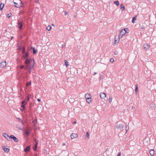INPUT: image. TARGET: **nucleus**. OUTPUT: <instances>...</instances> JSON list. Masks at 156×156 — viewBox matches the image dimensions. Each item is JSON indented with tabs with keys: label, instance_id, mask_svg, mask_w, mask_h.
Segmentation results:
<instances>
[{
	"label": "nucleus",
	"instance_id": "obj_1",
	"mask_svg": "<svg viewBox=\"0 0 156 156\" xmlns=\"http://www.w3.org/2000/svg\"><path fill=\"white\" fill-rule=\"evenodd\" d=\"M24 63L25 64V67H28L29 66L34 67L35 62L33 59L30 58H27L25 60Z\"/></svg>",
	"mask_w": 156,
	"mask_h": 156
},
{
	"label": "nucleus",
	"instance_id": "obj_2",
	"mask_svg": "<svg viewBox=\"0 0 156 156\" xmlns=\"http://www.w3.org/2000/svg\"><path fill=\"white\" fill-rule=\"evenodd\" d=\"M31 130L29 126H27L25 130L24 133L27 136H28L30 134V131Z\"/></svg>",
	"mask_w": 156,
	"mask_h": 156
},
{
	"label": "nucleus",
	"instance_id": "obj_3",
	"mask_svg": "<svg viewBox=\"0 0 156 156\" xmlns=\"http://www.w3.org/2000/svg\"><path fill=\"white\" fill-rule=\"evenodd\" d=\"M22 54L23 55L22 57L23 59L26 60L27 58H30L29 57V53L28 52H25L23 53H22Z\"/></svg>",
	"mask_w": 156,
	"mask_h": 156
},
{
	"label": "nucleus",
	"instance_id": "obj_4",
	"mask_svg": "<svg viewBox=\"0 0 156 156\" xmlns=\"http://www.w3.org/2000/svg\"><path fill=\"white\" fill-rule=\"evenodd\" d=\"M14 1L17 2V5H14V6L17 8H20L22 6V2L20 0H14Z\"/></svg>",
	"mask_w": 156,
	"mask_h": 156
},
{
	"label": "nucleus",
	"instance_id": "obj_5",
	"mask_svg": "<svg viewBox=\"0 0 156 156\" xmlns=\"http://www.w3.org/2000/svg\"><path fill=\"white\" fill-rule=\"evenodd\" d=\"M23 22L22 21H18V27L19 29L21 30L22 29L23 26Z\"/></svg>",
	"mask_w": 156,
	"mask_h": 156
},
{
	"label": "nucleus",
	"instance_id": "obj_6",
	"mask_svg": "<svg viewBox=\"0 0 156 156\" xmlns=\"http://www.w3.org/2000/svg\"><path fill=\"white\" fill-rule=\"evenodd\" d=\"M11 139H13L16 142H17L18 141V139L13 135H11L10 136V140H11Z\"/></svg>",
	"mask_w": 156,
	"mask_h": 156
},
{
	"label": "nucleus",
	"instance_id": "obj_7",
	"mask_svg": "<svg viewBox=\"0 0 156 156\" xmlns=\"http://www.w3.org/2000/svg\"><path fill=\"white\" fill-rule=\"evenodd\" d=\"M6 65V61H4L0 63V68H4Z\"/></svg>",
	"mask_w": 156,
	"mask_h": 156
},
{
	"label": "nucleus",
	"instance_id": "obj_8",
	"mask_svg": "<svg viewBox=\"0 0 156 156\" xmlns=\"http://www.w3.org/2000/svg\"><path fill=\"white\" fill-rule=\"evenodd\" d=\"M143 47L144 48V49L145 51H146L150 47V46L149 44H146L143 45Z\"/></svg>",
	"mask_w": 156,
	"mask_h": 156
},
{
	"label": "nucleus",
	"instance_id": "obj_9",
	"mask_svg": "<svg viewBox=\"0 0 156 156\" xmlns=\"http://www.w3.org/2000/svg\"><path fill=\"white\" fill-rule=\"evenodd\" d=\"M2 135L5 137L8 140L10 141V136H9L6 133H3Z\"/></svg>",
	"mask_w": 156,
	"mask_h": 156
},
{
	"label": "nucleus",
	"instance_id": "obj_10",
	"mask_svg": "<svg viewBox=\"0 0 156 156\" xmlns=\"http://www.w3.org/2000/svg\"><path fill=\"white\" fill-rule=\"evenodd\" d=\"M123 127L124 126L122 124H119V125H117L116 126V128L119 130H121L122 129Z\"/></svg>",
	"mask_w": 156,
	"mask_h": 156
},
{
	"label": "nucleus",
	"instance_id": "obj_11",
	"mask_svg": "<svg viewBox=\"0 0 156 156\" xmlns=\"http://www.w3.org/2000/svg\"><path fill=\"white\" fill-rule=\"evenodd\" d=\"M34 67H32L30 66H29L28 67H25V69L26 70H28L29 73H31V70Z\"/></svg>",
	"mask_w": 156,
	"mask_h": 156
},
{
	"label": "nucleus",
	"instance_id": "obj_12",
	"mask_svg": "<svg viewBox=\"0 0 156 156\" xmlns=\"http://www.w3.org/2000/svg\"><path fill=\"white\" fill-rule=\"evenodd\" d=\"M19 48L20 49L22 50V53H23L25 51V48L24 46H19Z\"/></svg>",
	"mask_w": 156,
	"mask_h": 156
},
{
	"label": "nucleus",
	"instance_id": "obj_13",
	"mask_svg": "<svg viewBox=\"0 0 156 156\" xmlns=\"http://www.w3.org/2000/svg\"><path fill=\"white\" fill-rule=\"evenodd\" d=\"M30 146H27L24 149V152H25L26 153H27L28 152H29L30 150Z\"/></svg>",
	"mask_w": 156,
	"mask_h": 156
},
{
	"label": "nucleus",
	"instance_id": "obj_14",
	"mask_svg": "<svg viewBox=\"0 0 156 156\" xmlns=\"http://www.w3.org/2000/svg\"><path fill=\"white\" fill-rule=\"evenodd\" d=\"M78 136V135L76 133H73L71 135V138L72 139H74Z\"/></svg>",
	"mask_w": 156,
	"mask_h": 156
},
{
	"label": "nucleus",
	"instance_id": "obj_15",
	"mask_svg": "<svg viewBox=\"0 0 156 156\" xmlns=\"http://www.w3.org/2000/svg\"><path fill=\"white\" fill-rule=\"evenodd\" d=\"M31 49H33V53L34 54H36L37 53V50L36 49L32 47H31Z\"/></svg>",
	"mask_w": 156,
	"mask_h": 156
},
{
	"label": "nucleus",
	"instance_id": "obj_16",
	"mask_svg": "<svg viewBox=\"0 0 156 156\" xmlns=\"http://www.w3.org/2000/svg\"><path fill=\"white\" fill-rule=\"evenodd\" d=\"M100 96L101 98L104 99L106 97V94L104 93H101L100 94Z\"/></svg>",
	"mask_w": 156,
	"mask_h": 156
},
{
	"label": "nucleus",
	"instance_id": "obj_17",
	"mask_svg": "<svg viewBox=\"0 0 156 156\" xmlns=\"http://www.w3.org/2000/svg\"><path fill=\"white\" fill-rule=\"evenodd\" d=\"M149 153L151 156H153L154 154V149H151L150 150Z\"/></svg>",
	"mask_w": 156,
	"mask_h": 156
},
{
	"label": "nucleus",
	"instance_id": "obj_18",
	"mask_svg": "<svg viewBox=\"0 0 156 156\" xmlns=\"http://www.w3.org/2000/svg\"><path fill=\"white\" fill-rule=\"evenodd\" d=\"M3 149L4 150V151H5V152L7 153L9 152V148H6L4 147H3Z\"/></svg>",
	"mask_w": 156,
	"mask_h": 156
},
{
	"label": "nucleus",
	"instance_id": "obj_19",
	"mask_svg": "<svg viewBox=\"0 0 156 156\" xmlns=\"http://www.w3.org/2000/svg\"><path fill=\"white\" fill-rule=\"evenodd\" d=\"M126 32L123 31L122 30L120 32V36H121V37H122L123 36L126 34Z\"/></svg>",
	"mask_w": 156,
	"mask_h": 156
},
{
	"label": "nucleus",
	"instance_id": "obj_20",
	"mask_svg": "<svg viewBox=\"0 0 156 156\" xmlns=\"http://www.w3.org/2000/svg\"><path fill=\"white\" fill-rule=\"evenodd\" d=\"M86 101L87 103H90L91 101V98H89H89H87V99H86Z\"/></svg>",
	"mask_w": 156,
	"mask_h": 156
},
{
	"label": "nucleus",
	"instance_id": "obj_21",
	"mask_svg": "<svg viewBox=\"0 0 156 156\" xmlns=\"http://www.w3.org/2000/svg\"><path fill=\"white\" fill-rule=\"evenodd\" d=\"M4 5V4L2 3L0 4V9L1 10H2L3 9Z\"/></svg>",
	"mask_w": 156,
	"mask_h": 156
},
{
	"label": "nucleus",
	"instance_id": "obj_22",
	"mask_svg": "<svg viewBox=\"0 0 156 156\" xmlns=\"http://www.w3.org/2000/svg\"><path fill=\"white\" fill-rule=\"evenodd\" d=\"M85 97L86 99H87V98H89V97L91 98V96L90 94H86L85 95Z\"/></svg>",
	"mask_w": 156,
	"mask_h": 156
},
{
	"label": "nucleus",
	"instance_id": "obj_23",
	"mask_svg": "<svg viewBox=\"0 0 156 156\" xmlns=\"http://www.w3.org/2000/svg\"><path fill=\"white\" fill-rule=\"evenodd\" d=\"M27 101H26L25 100H24L21 103L22 105H25L27 104Z\"/></svg>",
	"mask_w": 156,
	"mask_h": 156
},
{
	"label": "nucleus",
	"instance_id": "obj_24",
	"mask_svg": "<svg viewBox=\"0 0 156 156\" xmlns=\"http://www.w3.org/2000/svg\"><path fill=\"white\" fill-rule=\"evenodd\" d=\"M65 65L66 67H68L69 66L68 64V62L66 60H65L64 61Z\"/></svg>",
	"mask_w": 156,
	"mask_h": 156
},
{
	"label": "nucleus",
	"instance_id": "obj_25",
	"mask_svg": "<svg viewBox=\"0 0 156 156\" xmlns=\"http://www.w3.org/2000/svg\"><path fill=\"white\" fill-rule=\"evenodd\" d=\"M114 3L117 6H118L119 5V2L118 1H116L114 2Z\"/></svg>",
	"mask_w": 156,
	"mask_h": 156
},
{
	"label": "nucleus",
	"instance_id": "obj_26",
	"mask_svg": "<svg viewBox=\"0 0 156 156\" xmlns=\"http://www.w3.org/2000/svg\"><path fill=\"white\" fill-rule=\"evenodd\" d=\"M136 16H134L132 18V22L133 23H135V20L136 19Z\"/></svg>",
	"mask_w": 156,
	"mask_h": 156
},
{
	"label": "nucleus",
	"instance_id": "obj_27",
	"mask_svg": "<svg viewBox=\"0 0 156 156\" xmlns=\"http://www.w3.org/2000/svg\"><path fill=\"white\" fill-rule=\"evenodd\" d=\"M119 40H118V38H116V37L115 38V42L116 43H118L119 42V38L118 37Z\"/></svg>",
	"mask_w": 156,
	"mask_h": 156
},
{
	"label": "nucleus",
	"instance_id": "obj_28",
	"mask_svg": "<svg viewBox=\"0 0 156 156\" xmlns=\"http://www.w3.org/2000/svg\"><path fill=\"white\" fill-rule=\"evenodd\" d=\"M138 85L137 84H136L135 85V91L136 93L138 91Z\"/></svg>",
	"mask_w": 156,
	"mask_h": 156
},
{
	"label": "nucleus",
	"instance_id": "obj_29",
	"mask_svg": "<svg viewBox=\"0 0 156 156\" xmlns=\"http://www.w3.org/2000/svg\"><path fill=\"white\" fill-rule=\"evenodd\" d=\"M120 8L121 9H123V10H124L125 9V7L123 6V4H121L120 5Z\"/></svg>",
	"mask_w": 156,
	"mask_h": 156
},
{
	"label": "nucleus",
	"instance_id": "obj_30",
	"mask_svg": "<svg viewBox=\"0 0 156 156\" xmlns=\"http://www.w3.org/2000/svg\"><path fill=\"white\" fill-rule=\"evenodd\" d=\"M17 119H18V120L20 122H21L22 123V124L24 125V122L21 119H20L19 118H17Z\"/></svg>",
	"mask_w": 156,
	"mask_h": 156
},
{
	"label": "nucleus",
	"instance_id": "obj_31",
	"mask_svg": "<svg viewBox=\"0 0 156 156\" xmlns=\"http://www.w3.org/2000/svg\"><path fill=\"white\" fill-rule=\"evenodd\" d=\"M51 26L50 25H49L47 27V30L48 31H49L51 30Z\"/></svg>",
	"mask_w": 156,
	"mask_h": 156
},
{
	"label": "nucleus",
	"instance_id": "obj_32",
	"mask_svg": "<svg viewBox=\"0 0 156 156\" xmlns=\"http://www.w3.org/2000/svg\"><path fill=\"white\" fill-rule=\"evenodd\" d=\"M124 32H126V33H127V31L128 30V29L127 28H125L122 30Z\"/></svg>",
	"mask_w": 156,
	"mask_h": 156
},
{
	"label": "nucleus",
	"instance_id": "obj_33",
	"mask_svg": "<svg viewBox=\"0 0 156 156\" xmlns=\"http://www.w3.org/2000/svg\"><path fill=\"white\" fill-rule=\"evenodd\" d=\"M129 129V126L128 125H126V127L125 130H126V132H127V131Z\"/></svg>",
	"mask_w": 156,
	"mask_h": 156
},
{
	"label": "nucleus",
	"instance_id": "obj_34",
	"mask_svg": "<svg viewBox=\"0 0 156 156\" xmlns=\"http://www.w3.org/2000/svg\"><path fill=\"white\" fill-rule=\"evenodd\" d=\"M30 96H31V95H27V101H29V100H30Z\"/></svg>",
	"mask_w": 156,
	"mask_h": 156
},
{
	"label": "nucleus",
	"instance_id": "obj_35",
	"mask_svg": "<svg viewBox=\"0 0 156 156\" xmlns=\"http://www.w3.org/2000/svg\"><path fill=\"white\" fill-rule=\"evenodd\" d=\"M31 81H30L29 82L27 83L26 85L27 86H29L31 85Z\"/></svg>",
	"mask_w": 156,
	"mask_h": 156
},
{
	"label": "nucleus",
	"instance_id": "obj_36",
	"mask_svg": "<svg viewBox=\"0 0 156 156\" xmlns=\"http://www.w3.org/2000/svg\"><path fill=\"white\" fill-rule=\"evenodd\" d=\"M21 107L23 108V110H24L25 109V107L24 105H21Z\"/></svg>",
	"mask_w": 156,
	"mask_h": 156
},
{
	"label": "nucleus",
	"instance_id": "obj_37",
	"mask_svg": "<svg viewBox=\"0 0 156 156\" xmlns=\"http://www.w3.org/2000/svg\"><path fill=\"white\" fill-rule=\"evenodd\" d=\"M11 15L12 14L11 13H9L7 15V17L8 18H9L11 17Z\"/></svg>",
	"mask_w": 156,
	"mask_h": 156
},
{
	"label": "nucleus",
	"instance_id": "obj_38",
	"mask_svg": "<svg viewBox=\"0 0 156 156\" xmlns=\"http://www.w3.org/2000/svg\"><path fill=\"white\" fill-rule=\"evenodd\" d=\"M37 122V120H36V119H35L33 121V123H34V124L35 125H36V123Z\"/></svg>",
	"mask_w": 156,
	"mask_h": 156
},
{
	"label": "nucleus",
	"instance_id": "obj_39",
	"mask_svg": "<svg viewBox=\"0 0 156 156\" xmlns=\"http://www.w3.org/2000/svg\"><path fill=\"white\" fill-rule=\"evenodd\" d=\"M37 147V146H35V145H34V147L33 148V150L34 151H35L36 150Z\"/></svg>",
	"mask_w": 156,
	"mask_h": 156
},
{
	"label": "nucleus",
	"instance_id": "obj_40",
	"mask_svg": "<svg viewBox=\"0 0 156 156\" xmlns=\"http://www.w3.org/2000/svg\"><path fill=\"white\" fill-rule=\"evenodd\" d=\"M25 68V66L24 65H22L20 66V68L21 69H24Z\"/></svg>",
	"mask_w": 156,
	"mask_h": 156
},
{
	"label": "nucleus",
	"instance_id": "obj_41",
	"mask_svg": "<svg viewBox=\"0 0 156 156\" xmlns=\"http://www.w3.org/2000/svg\"><path fill=\"white\" fill-rule=\"evenodd\" d=\"M114 61V59L113 58H111L110 59V62L111 63H112Z\"/></svg>",
	"mask_w": 156,
	"mask_h": 156
},
{
	"label": "nucleus",
	"instance_id": "obj_42",
	"mask_svg": "<svg viewBox=\"0 0 156 156\" xmlns=\"http://www.w3.org/2000/svg\"><path fill=\"white\" fill-rule=\"evenodd\" d=\"M13 2L15 5H17L18 3L17 2L14 1V0H13Z\"/></svg>",
	"mask_w": 156,
	"mask_h": 156
},
{
	"label": "nucleus",
	"instance_id": "obj_43",
	"mask_svg": "<svg viewBox=\"0 0 156 156\" xmlns=\"http://www.w3.org/2000/svg\"><path fill=\"white\" fill-rule=\"evenodd\" d=\"M112 98L111 97H110L109 99V102L111 103L112 101Z\"/></svg>",
	"mask_w": 156,
	"mask_h": 156
},
{
	"label": "nucleus",
	"instance_id": "obj_44",
	"mask_svg": "<svg viewBox=\"0 0 156 156\" xmlns=\"http://www.w3.org/2000/svg\"><path fill=\"white\" fill-rule=\"evenodd\" d=\"M89 133L88 132H87V133H86V135L87 137L88 138L89 137Z\"/></svg>",
	"mask_w": 156,
	"mask_h": 156
},
{
	"label": "nucleus",
	"instance_id": "obj_45",
	"mask_svg": "<svg viewBox=\"0 0 156 156\" xmlns=\"http://www.w3.org/2000/svg\"><path fill=\"white\" fill-rule=\"evenodd\" d=\"M75 110H80L79 108H76L75 109H74V111H75Z\"/></svg>",
	"mask_w": 156,
	"mask_h": 156
},
{
	"label": "nucleus",
	"instance_id": "obj_46",
	"mask_svg": "<svg viewBox=\"0 0 156 156\" xmlns=\"http://www.w3.org/2000/svg\"><path fill=\"white\" fill-rule=\"evenodd\" d=\"M35 2L36 3H40L39 0H36L35 1Z\"/></svg>",
	"mask_w": 156,
	"mask_h": 156
},
{
	"label": "nucleus",
	"instance_id": "obj_47",
	"mask_svg": "<svg viewBox=\"0 0 156 156\" xmlns=\"http://www.w3.org/2000/svg\"><path fill=\"white\" fill-rule=\"evenodd\" d=\"M17 128L19 129L22 130V131H23V129L21 128L20 126H19V127H17Z\"/></svg>",
	"mask_w": 156,
	"mask_h": 156
},
{
	"label": "nucleus",
	"instance_id": "obj_48",
	"mask_svg": "<svg viewBox=\"0 0 156 156\" xmlns=\"http://www.w3.org/2000/svg\"><path fill=\"white\" fill-rule=\"evenodd\" d=\"M35 144L34 145H35V146H37V145L38 144V141H37V142H35Z\"/></svg>",
	"mask_w": 156,
	"mask_h": 156
},
{
	"label": "nucleus",
	"instance_id": "obj_49",
	"mask_svg": "<svg viewBox=\"0 0 156 156\" xmlns=\"http://www.w3.org/2000/svg\"><path fill=\"white\" fill-rule=\"evenodd\" d=\"M121 153L120 152H119L117 156H121Z\"/></svg>",
	"mask_w": 156,
	"mask_h": 156
},
{
	"label": "nucleus",
	"instance_id": "obj_50",
	"mask_svg": "<svg viewBox=\"0 0 156 156\" xmlns=\"http://www.w3.org/2000/svg\"><path fill=\"white\" fill-rule=\"evenodd\" d=\"M34 141L35 142H37V141H38V140H37L36 139H35V138H34Z\"/></svg>",
	"mask_w": 156,
	"mask_h": 156
},
{
	"label": "nucleus",
	"instance_id": "obj_51",
	"mask_svg": "<svg viewBox=\"0 0 156 156\" xmlns=\"http://www.w3.org/2000/svg\"><path fill=\"white\" fill-rule=\"evenodd\" d=\"M67 12L66 11L65 12V15H67Z\"/></svg>",
	"mask_w": 156,
	"mask_h": 156
},
{
	"label": "nucleus",
	"instance_id": "obj_52",
	"mask_svg": "<svg viewBox=\"0 0 156 156\" xmlns=\"http://www.w3.org/2000/svg\"><path fill=\"white\" fill-rule=\"evenodd\" d=\"M141 29H144V26H142V27H141Z\"/></svg>",
	"mask_w": 156,
	"mask_h": 156
},
{
	"label": "nucleus",
	"instance_id": "obj_53",
	"mask_svg": "<svg viewBox=\"0 0 156 156\" xmlns=\"http://www.w3.org/2000/svg\"><path fill=\"white\" fill-rule=\"evenodd\" d=\"M41 101V100L40 99H37V101Z\"/></svg>",
	"mask_w": 156,
	"mask_h": 156
},
{
	"label": "nucleus",
	"instance_id": "obj_54",
	"mask_svg": "<svg viewBox=\"0 0 156 156\" xmlns=\"http://www.w3.org/2000/svg\"><path fill=\"white\" fill-rule=\"evenodd\" d=\"M66 145V144L65 143H63L62 144L63 146H64V145Z\"/></svg>",
	"mask_w": 156,
	"mask_h": 156
},
{
	"label": "nucleus",
	"instance_id": "obj_55",
	"mask_svg": "<svg viewBox=\"0 0 156 156\" xmlns=\"http://www.w3.org/2000/svg\"><path fill=\"white\" fill-rule=\"evenodd\" d=\"M102 78V76H100V78Z\"/></svg>",
	"mask_w": 156,
	"mask_h": 156
},
{
	"label": "nucleus",
	"instance_id": "obj_56",
	"mask_svg": "<svg viewBox=\"0 0 156 156\" xmlns=\"http://www.w3.org/2000/svg\"><path fill=\"white\" fill-rule=\"evenodd\" d=\"M13 38V37H11V40H12Z\"/></svg>",
	"mask_w": 156,
	"mask_h": 156
},
{
	"label": "nucleus",
	"instance_id": "obj_57",
	"mask_svg": "<svg viewBox=\"0 0 156 156\" xmlns=\"http://www.w3.org/2000/svg\"><path fill=\"white\" fill-rule=\"evenodd\" d=\"M96 73H96L94 72V75H95V74H96Z\"/></svg>",
	"mask_w": 156,
	"mask_h": 156
},
{
	"label": "nucleus",
	"instance_id": "obj_58",
	"mask_svg": "<svg viewBox=\"0 0 156 156\" xmlns=\"http://www.w3.org/2000/svg\"><path fill=\"white\" fill-rule=\"evenodd\" d=\"M115 53V55L117 54H116V51H115V53Z\"/></svg>",
	"mask_w": 156,
	"mask_h": 156
},
{
	"label": "nucleus",
	"instance_id": "obj_59",
	"mask_svg": "<svg viewBox=\"0 0 156 156\" xmlns=\"http://www.w3.org/2000/svg\"><path fill=\"white\" fill-rule=\"evenodd\" d=\"M73 123H76V122L75 121H74V122H73Z\"/></svg>",
	"mask_w": 156,
	"mask_h": 156
}]
</instances>
